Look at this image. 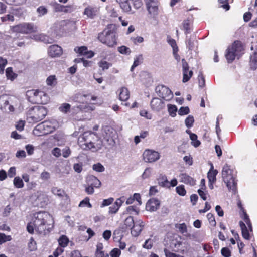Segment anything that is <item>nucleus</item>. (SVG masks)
<instances>
[{
    "mask_svg": "<svg viewBox=\"0 0 257 257\" xmlns=\"http://www.w3.org/2000/svg\"><path fill=\"white\" fill-rule=\"evenodd\" d=\"M54 226V221L52 216L46 212H40L34 215L32 222L27 225V231L31 234L34 230L41 235L48 234Z\"/></svg>",
    "mask_w": 257,
    "mask_h": 257,
    "instance_id": "nucleus-1",
    "label": "nucleus"
},
{
    "mask_svg": "<svg viewBox=\"0 0 257 257\" xmlns=\"http://www.w3.org/2000/svg\"><path fill=\"white\" fill-rule=\"evenodd\" d=\"M81 142H84L85 148L95 152L100 149L102 146V141L98 138L94 133L85 132L81 137H79Z\"/></svg>",
    "mask_w": 257,
    "mask_h": 257,
    "instance_id": "nucleus-2",
    "label": "nucleus"
},
{
    "mask_svg": "<svg viewBox=\"0 0 257 257\" xmlns=\"http://www.w3.org/2000/svg\"><path fill=\"white\" fill-rule=\"evenodd\" d=\"M47 114V109L42 106H35L28 111L27 120L30 123H36L43 120Z\"/></svg>",
    "mask_w": 257,
    "mask_h": 257,
    "instance_id": "nucleus-3",
    "label": "nucleus"
},
{
    "mask_svg": "<svg viewBox=\"0 0 257 257\" xmlns=\"http://www.w3.org/2000/svg\"><path fill=\"white\" fill-rule=\"evenodd\" d=\"M18 101L16 97L3 95L0 96V108L6 112H13Z\"/></svg>",
    "mask_w": 257,
    "mask_h": 257,
    "instance_id": "nucleus-4",
    "label": "nucleus"
},
{
    "mask_svg": "<svg viewBox=\"0 0 257 257\" xmlns=\"http://www.w3.org/2000/svg\"><path fill=\"white\" fill-rule=\"evenodd\" d=\"M242 49V47L238 41H235L231 46H229L225 54L228 62H232Z\"/></svg>",
    "mask_w": 257,
    "mask_h": 257,
    "instance_id": "nucleus-5",
    "label": "nucleus"
},
{
    "mask_svg": "<svg viewBox=\"0 0 257 257\" xmlns=\"http://www.w3.org/2000/svg\"><path fill=\"white\" fill-rule=\"evenodd\" d=\"M98 39L109 47H113L116 44L115 34L110 30H104L98 35Z\"/></svg>",
    "mask_w": 257,
    "mask_h": 257,
    "instance_id": "nucleus-6",
    "label": "nucleus"
},
{
    "mask_svg": "<svg viewBox=\"0 0 257 257\" xmlns=\"http://www.w3.org/2000/svg\"><path fill=\"white\" fill-rule=\"evenodd\" d=\"M37 30V27L34 24L31 23H21L14 26L12 28V30L15 32L24 34L36 32Z\"/></svg>",
    "mask_w": 257,
    "mask_h": 257,
    "instance_id": "nucleus-7",
    "label": "nucleus"
},
{
    "mask_svg": "<svg viewBox=\"0 0 257 257\" xmlns=\"http://www.w3.org/2000/svg\"><path fill=\"white\" fill-rule=\"evenodd\" d=\"M187 244L188 245V246L181 247L182 245L181 237L180 236H178L177 237H174L170 240L169 247L174 252L184 254L187 252L189 250V244L188 243H187Z\"/></svg>",
    "mask_w": 257,
    "mask_h": 257,
    "instance_id": "nucleus-8",
    "label": "nucleus"
},
{
    "mask_svg": "<svg viewBox=\"0 0 257 257\" xmlns=\"http://www.w3.org/2000/svg\"><path fill=\"white\" fill-rule=\"evenodd\" d=\"M155 91L160 97L166 101L170 100L173 97V93L169 88L163 85H158L155 88Z\"/></svg>",
    "mask_w": 257,
    "mask_h": 257,
    "instance_id": "nucleus-9",
    "label": "nucleus"
},
{
    "mask_svg": "<svg viewBox=\"0 0 257 257\" xmlns=\"http://www.w3.org/2000/svg\"><path fill=\"white\" fill-rule=\"evenodd\" d=\"M160 158L159 153L155 151L146 150L143 153V159L146 162H154Z\"/></svg>",
    "mask_w": 257,
    "mask_h": 257,
    "instance_id": "nucleus-10",
    "label": "nucleus"
},
{
    "mask_svg": "<svg viewBox=\"0 0 257 257\" xmlns=\"http://www.w3.org/2000/svg\"><path fill=\"white\" fill-rule=\"evenodd\" d=\"M147 9L150 14L156 15L158 10L159 2L157 0H144Z\"/></svg>",
    "mask_w": 257,
    "mask_h": 257,
    "instance_id": "nucleus-11",
    "label": "nucleus"
},
{
    "mask_svg": "<svg viewBox=\"0 0 257 257\" xmlns=\"http://www.w3.org/2000/svg\"><path fill=\"white\" fill-rule=\"evenodd\" d=\"M46 131V134H50L58 127V123L55 120L45 121L42 122Z\"/></svg>",
    "mask_w": 257,
    "mask_h": 257,
    "instance_id": "nucleus-12",
    "label": "nucleus"
},
{
    "mask_svg": "<svg viewBox=\"0 0 257 257\" xmlns=\"http://www.w3.org/2000/svg\"><path fill=\"white\" fill-rule=\"evenodd\" d=\"M229 175L227 176V181L223 180L224 183L226 184V186L229 191H232L233 193H235L236 192V182L235 180V178L233 176V173L229 174Z\"/></svg>",
    "mask_w": 257,
    "mask_h": 257,
    "instance_id": "nucleus-13",
    "label": "nucleus"
},
{
    "mask_svg": "<svg viewBox=\"0 0 257 257\" xmlns=\"http://www.w3.org/2000/svg\"><path fill=\"white\" fill-rule=\"evenodd\" d=\"M40 91L37 90H30L26 92V96L28 100L34 103H39L40 98L39 94Z\"/></svg>",
    "mask_w": 257,
    "mask_h": 257,
    "instance_id": "nucleus-14",
    "label": "nucleus"
},
{
    "mask_svg": "<svg viewBox=\"0 0 257 257\" xmlns=\"http://www.w3.org/2000/svg\"><path fill=\"white\" fill-rule=\"evenodd\" d=\"M150 106L153 111H159L164 108L165 104L161 99L155 97L151 100Z\"/></svg>",
    "mask_w": 257,
    "mask_h": 257,
    "instance_id": "nucleus-15",
    "label": "nucleus"
},
{
    "mask_svg": "<svg viewBox=\"0 0 257 257\" xmlns=\"http://www.w3.org/2000/svg\"><path fill=\"white\" fill-rule=\"evenodd\" d=\"M144 227L143 222L141 220L136 221L131 229V234L134 236H138Z\"/></svg>",
    "mask_w": 257,
    "mask_h": 257,
    "instance_id": "nucleus-16",
    "label": "nucleus"
},
{
    "mask_svg": "<svg viewBox=\"0 0 257 257\" xmlns=\"http://www.w3.org/2000/svg\"><path fill=\"white\" fill-rule=\"evenodd\" d=\"M48 52L49 55L52 57H57L62 54V49L57 45H53L49 47Z\"/></svg>",
    "mask_w": 257,
    "mask_h": 257,
    "instance_id": "nucleus-17",
    "label": "nucleus"
},
{
    "mask_svg": "<svg viewBox=\"0 0 257 257\" xmlns=\"http://www.w3.org/2000/svg\"><path fill=\"white\" fill-rule=\"evenodd\" d=\"M160 205L159 201L155 198L150 199L146 204V209L150 211H155Z\"/></svg>",
    "mask_w": 257,
    "mask_h": 257,
    "instance_id": "nucleus-18",
    "label": "nucleus"
},
{
    "mask_svg": "<svg viewBox=\"0 0 257 257\" xmlns=\"http://www.w3.org/2000/svg\"><path fill=\"white\" fill-rule=\"evenodd\" d=\"M180 182L186 184H189L193 186L195 184V181L193 178L188 175L186 173H182L179 176Z\"/></svg>",
    "mask_w": 257,
    "mask_h": 257,
    "instance_id": "nucleus-19",
    "label": "nucleus"
},
{
    "mask_svg": "<svg viewBox=\"0 0 257 257\" xmlns=\"http://www.w3.org/2000/svg\"><path fill=\"white\" fill-rule=\"evenodd\" d=\"M88 185H91L94 187L98 188L101 185V182L95 176L93 175L89 176L86 178Z\"/></svg>",
    "mask_w": 257,
    "mask_h": 257,
    "instance_id": "nucleus-20",
    "label": "nucleus"
},
{
    "mask_svg": "<svg viewBox=\"0 0 257 257\" xmlns=\"http://www.w3.org/2000/svg\"><path fill=\"white\" fill-rule=\"evenodd\" d=\"M129 0H116V2L119 4L120 7L125 12H131L133 14L134 12H131V6L128 2Z\"/></svg>",
    "mask_w": 257,
    "mask_h": 257,
    "instance_id": "nucleus-21",
    "label": "nucleus"
},
{
    "mask_svg": "<svg viewBox=\"0 0 257 257\" xmlns=\"http://www.w3.org/2000/svg\"><path fill=\"white\" fill-rule=\"evenodd\" d=\"M239 225L241 229V233L242 237L246 240L250 239V234L249 233V231L250 230L247 229V228L245 224V223L242 221H240L239 222Z\"/></svg>",
    "mask_w": 257,
    "mask_h": 257,
    "instance_id": "nucleus-22",
    "label": "nucleus"
},
{
    "mask_svg": "<svg viewBox=\"0 0 257 257\" xmlns=\"http://www.w3.org/2000/svg\"><path fill=\"white\" fill-rule=\"evenodd\" d=\"M33 132L34 135L37 136H41L47 135L42 123H40L37 125Z\"/></svg>",
    "mask_w": 257,
    "mask_h": 257,
    "instance_id": "nucleus-23",
    "label": "nucleus"
},
{
    "mask_svg": "<svg viewBox=\"0 0 257 257\" xmlns=\"http://www.w3.org/2000/svg\"><path fill=\"white\" fill-rule=\"evenodd\" d=\"M51 5L53 7L54 11L56 12H67L68 11V8H70L69 6H65L56 2L52 3Z\"/></svg>",
    "mask_w": 257,
    "mask_h": 257,
    "instance_id": "nucleus-24",
    "label": "nucleus"
},
{
    "mask_svg": "<svg viewBox=\"0 0 257 257\" xmlns=\"http://www.w3.org/2000/svg\"><path fill=\"white\" fill-rule=\"evenodd\" d=\"M119 99L121 101H126L130 97V92L128 89L123 87L119 90Z\"/></svg>",
    "mask_w": 257,
    "mask_h": 257,
    "instance_id": "nucleus-25",
    "label": "nucleus"
},
{
    "mask_svg": "<svg viewBox=\"0 0 257 257\" xmlns=\"http://www.w3.org/2000/svg\"><path fill=\"white\" fill-rule=\"evenodd\" d=\"M217 173L218 171L217 170H214L213 166L212 165L211 169L207 174V177L209 182H215L216 180V176L217 174Z\"/></svg>",
    "mask_w": 257,
    "mask_h": 257,
    "instance_id": "nucleus-26",
    "label": "nucleus"
},
{
    "mask_svg": "<svg viewBox=\"0 0 257 257\" xmlns=\"http://www.w3.org/2000/svg\"><path fill=\"white\" fill-rule=\"evenodd\" d=\"M232 172L233 171L229 166L227 164L225 165L222 170V177L223 180L227 181V176L229 175V174L233 173Z\"/></svg>",
    "mask_w": 257,
    "mask_h": 257,
    "instance_id": "nucleus-27",
    "label": "nucleus"
},
{
    "mask_svg": "<svg viewBox=\"0 0 257 257\" xmlns=\"http://www.w3.org/2000/svg\"><path fill=\"white\" fill-rule=\"evenodd\" d=\"M183 71V80L184 83L188 82L193 75V71H189V69L182 70Z\"/></svg>",
    "mask_w": 257,
    "mask_h": 257,
    "instance_id": "nucleus-28",
    "label": "nucleus"
},
{
    "mask_svg": "<svg viewBox=\"0 0 257 257\" xmlns=\"http://www.w3.org/2000/svg\"><path fill=\"white\" fill-rule=\"evenodd\" d=\"M250 66L252 69H256L257 68V52H255L250 56Z\"/></svg>",
    "mask_w": 257,
    "mask_h": 257,
    "instance_id": "nucleus-29",
    "label": "nucleus"
},
{
    "mask_svg": "<svg viewBox=\"0 0 257 257\" xmlns=\"http://www.w3.org/2000/svg\"><path fill=\"white\" fill-rule=\"evenodd\" d=\"M96 9L91 7H88L85 9L84 14L86 15L88 17L92 18L96 15Z\"/></svg>",
    "mask_w": 257,
    "mask_h": 257,
    "instance_id": "nucleus-30",
    "label": "nucleus"
},
{
    "mask_svg": "<svg viewBox=\"0 0 257 257\" xmlns=\"http://www.w3.org/2000/svg\"><path fill=\"white\" fill-rule=\"evenodd\" d=\"M142 60L143 56L142 55H139L136 56L134 59L133 64L131 68V71L132 72L135 67L138 66L142 62Z\"/></svg>",
    "mask_w": 257,
    "mask_h": 257,
    "instance_id": "nucleus-31",
    "label": "nucleus"
},
{
    "mask_svg": "<svg viewBox=\"0 0 257 257\" xmlns=\"http://www.w3.org/2000/svg\"><path fill=\"white\" fill-rule=\"evenodd\" d=\"M39 95V103L46 104L49 101V98L48 95L43 91H40Z\"/></svg>",
    "mask_w": 257,
    "mask_h": 257,
    "instance_id": "nucleus-32",
    "label": "nucleus"
},
{
    "mask_svg": "<svg viewBox=\"0 0 257 257\" xmlns=\"http://www.w3.org/2000/svg\"><path fill=\"white\" fill-rule=\"evenodd\" d=\"M243 216L242 217V218L244 220V222L246 223L247 225L248 226L250 232H252L253 231L252 227L250 220L249 218V216L247 214L246 212L244 211V210H243Z\"/></svg>",
    "mask_w": 257,
    "mask_h": 257,
    "instance_id": "nucleus-33",
    "label": "nucleus"
},
{
    "mask_svg": "<svg viewBox=\"0 0 257 257\" xmlns=\"http://www.w3.org/2000/svg\"><path fill=\"white\" fill-rule=\"evenodd\" d=\"M167 107L169 115L173 117H175L176 115V112L177 111V107L172 104H168Z\"/></svg>",
    "mask_w": 257,
    "mask_h": 257,
    "instance_id": "nucleus-34",
    "label": "nucleus"
},
{
    "mask_svg": "<svg viewBox=\"0 0 257 257\" xmlns=\"http://www.w3.org/2000/svg\"><path fill=\"white\" fill-rule=\"evenodd\" d=\"M6 76L8 79L13 80L17 77V74L13 72L12 68L9 67L6 71Z\"/></svg>",
    "mask_w": 257,
    "mask_h": 257,
    "instance_id": "nucleus-35",
    "label": "nucleus"
},
{
    "mask_svg": "<svg viewBox=\"0 0 257 257\" xmlns=\"http://www.w3.org/2000/svg\"><path fill=\"white\" fill-rule=\"evenodd\" d=\"M176 227L178 229L179 231L183 234L184 235H186V233H187V226L185 223H181L176 225Z\"/></svg>",
    "mask_w": 257,
    "mask_h": 257,
    "instance_id": "nucleus-36",
    "label": "nucleus"
},
{
    "mask_svg": "<svg viewBox=\"0 0 257 257\" xmlns=\"http://www.w3.org/2000/svg\"><path fill=\"white\" fill-rule=\"evenodd\" d=\"M68 238L65 235L61 236L58 239L59 244L61 247H66L68 245Z\"/></svg>",
    "mask_w": 257,
    "mask_h": 257,
    "instance_id": "nucleus-37",
    "label": "nucleus"
},
{
    "mask_svg": "<svg viewBox=\"0 0 257 257\" xmlns=\"http://www.w3.org/2000/svg\"><path fill=\"white\" fill-rule=\"evenodd\" d=\"M190 138L192 140L191 144L195 147H197L200 145V142L197 140V136L195 134H190Z\"/></svg>",
    "mask_w": 257,
    "mask_h": 257,
    "instance_id": "nucleus-38",
    "label": "nucleus"
},
{
    "mask_svg": "<svg viewBox=\"0 0 257 257\" xmlns=\"http://www.w3.org/2000/svg\"><path fill=\"white\" fill-rule=\"evenodd\" d=\"M98 65L102 70H107L111 66V64L105 60H101L98 63Z\"/></svg>",
    "mask_w": 257,
    "mask_h": 257,
    "instance_id": "nucleus-39",
    "label": "nucleus"
},
{
    "mask_svg": "<svg viewBox=\"0 0 257 257\" xmlns=\"http://www.w3.org/2000/svg\"><path fill=\"white\" fill-rule=\"evenodd\" d=\"M14 185L17 188H21L24 186L23 180L19 177H16L14 178Z\"/></svg>",
    "mask_w": 257,
    "mask_h": 257,
    "instance_id": "nucleus-40",
    "label": "nucleus"
},
{
    "mask_svg": "<svg viewBox=\"0 0 257 257\" xmlns=\"http://www.w3.org/2000/svg\"><path fill=\"white\" fill-rule=\"evenodd\" d=\"M118 51L119 53L125 55H130L131 53V49L125 46H122L118 48Z\"/></svg>",
    "mask_w": 257,
    "mask_h": 257,
    "instance_id": "nucleus-41",
    "label": "nucleus"
},
{
    "mask_svg": "<svg viewBox=\"0 0 257 257\" xmlns=\"http://www.w3.org/2000/svg\"><path fill=\"white\" fill-rule=\"evenodd\" d=\"M74 51L81 55H85L88 51L87 48L85 46H81L80 47H76Z\"/></svg>",
    "mask_w": 257,
    "mask_h": 257,
    "instance_id": "nucleus-42",
    "label": "nucleus"
},
{
    "mask_svg": "<svg viewBox=\"0 0 257 257\" xmlns=\"http://www.w3.org/2000/svg\"><path fill=\"white\" fill-rule=\"evenodd\" d=\"M135 223V222H134V219L132 216L127 217L124 221V225L126 227L130 228L132 227Z\"/></svg>",
    "mask_w": 257,
    "mask_h": 257,
    "instance_id": "nucleus-43",
    "label": "nucleus"
},
{
    "mask_svg": "<svg viewBox=\"0 0 257 257\" xmlns=\"http://www.w3.org/2000/svg\"><path fill=\"white\" fill-rule=\"evenodd\" d=\"M186 45L189 50H192L195 47V38L191 37L187 41Z\"/></svg>",
    "mask_w": 257,
    "mask_h": 257,
    "instance_id": "nucleus-44",
    "label": "nucleus"
},
{
    "mask_svg": "<svg viewBox=\"0 0 257 257\" xmlns=\"http://www.w3.org/2000/svg\"><path fill=\"white\" fill-rule=\"evenodd\" d=\"M194 122V117L192 115H189L185 120V125L188 128L191 127Z\"/></svg>",
    "mask_w": 257,
    "mask_h": 257,
    "instance_id": "nucleus-45",
    "label": "nucleus"
},
{
    "mask_svg": "<svg viewBox=\"0 0 257 257\" xmlns=\"http://www.w3.org/2000/svg\"><path fill=\"white\" fill-rule=\"evenodd\" d=\"M158 183L160 186L164 187H169L170 182L167 180L166 177H162L161 180L159 181Z\"/></svg>",
    "mask_w": 257,
    "mask_h": 257,
    "instance_id": "nucleus-46",
    "label": "nucleus"
},
{
    "mask_svg": "<svg viewBox=\"0 0 257 257\" xmlns=\"http://www.w3.org/2000/svg\"><path fill=\"white\" fill-rule=\"evenodd\" d=\"M61 152H62L61 155H62L63 157L65 158L69 157L71 153L70 148L68 146H66L64 148Z\"/></svg>",
    "mask_w": 257,
    "mask_h": 257,
    "instance_id": "nucleus-47",
    "label": "nucleus"
},
{
    "mask_svg": "<svg viewBox=\"0 0 257 257\" xmlns=\"http://www.w3.org/2000/svg\"><path fill=\"white\" fill-rule=\"evenodd\" d=\"M164 251L166 257H184L181 255L172 252L167 248H164Z\"/></svg>",
    "mask_w": 257,
    "mask_h": 257,
    "instance_id": "nucleus-48",
    "label": "nucleus"
},
{
    "mask_svg": "<svg viewBox=\"0 0 257 257\" xmlns=\"http://www.w3.org/2000/svg\"><path fill=\"white\" fill-rule=\"evenodd\" d=\"M177 193L181 196H184L186 191L185 189L184 186L183 185H179L177 186L176 188Z\"/></svg>",
    "mask_w": 257,
    "mask_h": 257,
    "instance_id": "nucleus-49",
    "label": "nucleus"
},
{
    "mask_svg": "<svg viewBox=\"0 0 257 257\" xmlns=\"http://www.w3.org/2000/svg\"><path fill=\"white\" fill-rule=\"evenodd\" d=\"M207 218L210 224L212 226H215L216 222L214 215L212 213H208L207 215Z\"/></svg>",
    "mask_w": 257,
    "mask_h": 257,
    "instance_id": "nucleus-50",
    "label": "nucleus"
},
{
    "mask_svg": "<svg viewBox=\"0 0 257 257\" xmlns=\"http://www.w3.org/2000/svg\"><path fill=\"white\" fill-rule=\"evenodd\" d=\"M40 41H42L46 44H51L53 42V40L52 38H49L47 36L42 34Z\"/></svg>",
    "mask_w": 257,
    "mask_h": 257,
    "instance_id": "nucleus-51",
    "label": "nucleus"
},
{
    "mask_svg": "<svg viewBox=\"0 0 257 257\" xmlns=\"http://www.w3.org/2000/svg\"><path fill=\"white\" fill-rule=\"evenodd\" d=\"M40 41H42L46 44H51L53 42V40L52 38H49L47 36L42 34Z\"/></svg>",
    "mask_w": 257,
    "mask_h": 257,
    "instance_id": "nucleus-52",
    "label": "nucleus"
},
{
    "mask_svg": "<svg viewBox=\"0 0 257 257\" xmlns=\"http://www.w3.org/2000/svg\"><path fill=\"white\" fill-rule=\"evenodd\" d=\"M40 41H42L46 44H51L53 42V40L52 38H49L47 36L42 34Z\"/></svg>",
    "mask_w": 257,
    "mask_h": 257,
    "instance_id": "nucleus-53",
    "label": "nucleus"
},
{
    "mask_svg": "<svg viewBox=\"0 0 257 257\" xmlns=\"http://www.w3.org/2000/svg\"><path fill=\"white\" fill-rule=\"evenodd\" d=\"M46 83L48 85H53L55 83H56V78L55 76L51 75L49 76L46 80Z\"/></svg>",
    "mask_w": 257,
    "mask_h": 257,
    "instance_id": "nucleus-54",
    "label": "nucleus"
},
{
    "mask_svg": "<svg viewBox=\"0 0 257 257\" xmlns=\"http://www.w3.org/2000/svg\"><path fill=\"white\" fill-rule=\"evenodd\" d=\"M70 105L68 103H64L60 107L59 110L60 111L66 113L70 109Z\"/></svg>",
    "mask_w": 257,
    "mask_h": 257,
    "instance_id": "nucleus-55",
    "label": "nucleus"
},
{
    "mask_svg": "<svg viewBox=\"0 0 257 257\" xmlns=\"http://www.w3.org/2000/svg\"><path fill=\"white\" fill-rule=\"evenodd\" d=\"M190 112V110L188 107H181L178 111V114L180 115H184L188 114Z\"/></svg>",
    "mask_w": 257,
    "mask_h": 257,
    "instance_id": "nucleus-56",
    "label": "nucleus"
},
{
    "mask_svg": "<svg viewBox=\"0 0 257 257\" xmlns=\"http://www.w3.org/2000/svg\"><path fill=\"white\" fill-rule=\"evenodd\" d=\"M52 192L55 195L58 196H63L64 191L57 187H53L51 190Z\"/></svg>",
    "mask_w": 257,
    "mask_h": 257,
    "instance_id": "nucleus-57",
    "label": "nucleus"
},
{
    "mask_svg": "<svg viewBox=\"0 0 257 257\" xmlns=\"http://www.w3.org/2000/svg\"><path fill=\"white\" fill-rule=\"evenodd\" d=\"M93 169L98 172H102L104 171V167L100 163L94 164L93 165Z\"/></svg>",
    "mask_w": 257,
    "mask_h": 257,
    "instance_id": "nucleus-58",
    "label": "nucleus"
},
{
    "mask_svg": "<svg viewBox=\"0 0 257 257\" xmlns=\"http://www.w3.org/2000/svg\"><path fill=\"white\" fill-rule=\"evenodd\" d=\"M40 178L43 180H48L50 178V173L48 171H44L40 174Z\"/></svg>",
    "mask_w": 257,
    "mask_h": 257,
    "instance_id": "nucleus-59",
    "label": "nucleus"
},
{
    "mask_svg": "<svg viewBox=\"0 0 257 257\" xmlns=\"http://www.w3.org/2000/svg\"><path fill=\"white\" fill-rule=\"evenodd\" d=\"M52 154L56 158L61 156V150L58 147L54 148L51 151Z\"/></svg>",
    "mask_w": 257,
    "mask_h": 257,
    "instance_id": "nucleus-60",
    "label": "nucleus"
},
{
    "mask_svg": "<svg viewBox=\"0 0 257 257\" xmlns=\"http://www.w3.org/2000/svg\"><path fill=\"white\" fill-rule=\"evenodd\" d=\"M168 43L173 48V51H178V47L175 40L169 38L168 40Z\"/></svg>",
    "mask_w": 257,
    "mask_h": 257,
    "instance_id": "nucleus-61",
    "label": "nucleus"
},
{
    "mask_svg": "<svg viewBox=\"0 0 257 257\" xmlns=\"http://www.w3.org/2000/svg\"><path fill=\"white\" fill-rule=\"evenodd\" d=\"M221 254L224 257H229L231 256V251L227 247H224L221 249Z\"/></svg>",
    "mask_w": 257,
    "mask_h": 257,
    "instance_id": "nucleus-62",
    "label": "nucleus"
},
{
    "mask_svg": "<svg viewBox=\"0 0 257 257\" xmlns=\"http://www.w3.org/2000/svg\"><path fill=\"white\" fill-rule=\"evenodd\" d=\"M37 11L39 15L42 16L47 14V9L44 6H40L37 8Z\"/></svg>",
    "mask_w": 257,
    "mask_h": 257,
    "instance_id": "nucleus-63",
    "label": "nucleus"
},
{
    "mask_svg": "<svg viewBox=\"0 0 257 257\" xmlns=\"http://www.w3.org/2000/svg\"><path fill=\"white\" fill-rule=\"evenodd\" d=\"M121 253L120 250L118 248H114L111 250L110 255L111 257H119Z\"/></svg>",
    "mask_w": 257,
    "mask_h": 257,
    "instance_id": "nucleus-64",
    "label": "nucleus"
}]
</instances>
